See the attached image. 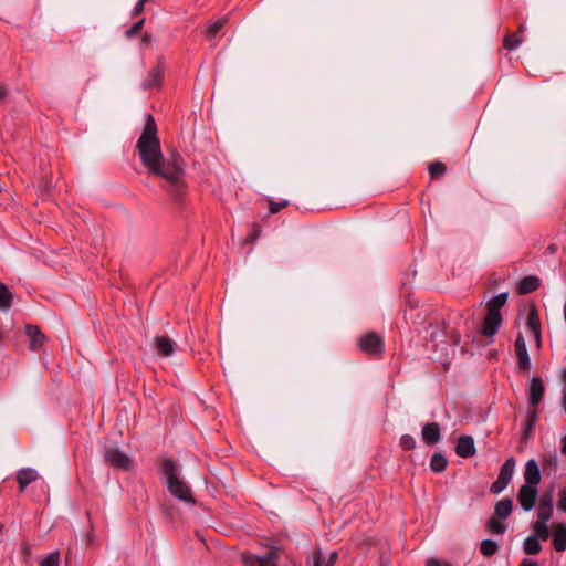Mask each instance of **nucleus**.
Masks as SVG:
<instances>
[{"instance_id": "nucleus-33", "label": "nucleus", "mask_w": 566, "mask_h": 566, "mask_svg": "<svg viewBox=\"0 0 566 566\" xmlns=\"http://www.w3.org/2000/svg\"><path fill=\"white\" fill-rule=\"evenodd\" d=\"M446 170V165L440 161H433L429 165V174L432 179L444 175Z\"/></svg>"}, {"instance_id": "nucleus-50", "label": "nucleus", "mask_w": 566, "mask_h": 566, "mask_svg": "<svg viewBox=\"0 0 566 566\" xmlns=\"http://www.w3.org/2000/svg\"><path fill=\"white\" fill-rule=\"evenodd\" d=\"M149 40H150V36H149L147 33H145V34L143 35V42H144V43H146V42H148Z\"/></svg>"}, {"instance_id": "nucleus-43", "label": "nucleus", "mask_w": 566, "mask_h": 566, "mask_svg": "<svg viewBox=\"0 0 566 566\" xmlns=\"http://www.w3.org/2000/svg\"><path fill=\"white\" fill-rule=\"evenodd\" d=\"M537 420V411L535 408L527 411L526 421H530L531 423H535Z\"/></svg>"}, {"instance_id": "nucleus-31", "label": "nucleus", "mask_w": 566, "mask_h": 566, "mask_svg": "<svg viewBox=\"0 0 566 566\" xmlns=\"http://www.w3.org/2000/svg\"><path fill=\"white\" fill-rule=\"evenodd\" d=\"M533 530L535 532V536L538 537V539H547L549 536L548 526L546 525V522L537 521L533 525Z\"/></svg>"}, {"instance_id": "nucleus-54", "label": "nucleus", "mask_w": 566, "mask_h": 566, "mask_svg": "<svg viewBox=\"0 0 566 566\" xmlns=\"http://www.w3.org/2000/svg\"><path fill=\"white\" fill-rule=\"evenodd\" d=\"M564 378H565V380H566V369H565V371H564Z\"/></svg>"}, {"instance_id": "nucleus-18", "label": "nucleus", "mask_w": 566, "mask_h": 566, "mask_svg": "<svg viewBox=\"0 0 566 566\" xmlns=\"http://www.w3.org/2000/svg\"><path fill=\"white\" fill-rule=\"evenodd\" d=\"M553 515V496L551 494H544L538 504L537 516L541 521L547 522Z\"/></svg>"}, {"instance_id": "nucleus-19", "label": "nucleus", "mask_w": 566, "mask_h": 566, "mask_svg": "<svg viewBox=\"0 0 566 566\" xmlns=\"http://www.w3.org/2000/svg\"><path fill=\"white\" fill-rule=\"evenodd\" d=\"M338 557L336 551H333L328 556H324L321 548L313 552L312 562L313 566H334Z\"/></svg>"}, {"instance_id": "nucleus-8", "label": "nucleus", "mask_w": 566, "mask_h": 566, "mask_svg": "<svg viewBox=\"0 0 566 566\" xmlns=\"http://www.w3.org/2000/svg\"><path fill=\"white\" fill-rule=\"evenodd\" d=\"M538 497L537 488L531 485H522L517 493V501L524 511H531Z\"/></svg>"}, {"instance_id": "nucleus-21", "label": "nucleus", "mask_w": 566, "mask_h": 566, "mask_svg": "<svg viewBox=\"0 0 566 566\" xmlns=\"http://www.w3.org/2000/svg\"><path fill=\"white\" fill-rule=\"evenodd\" d=\"M539 286V279L534 275L523 277L517 285V292L522 295L536 291Z\"/></svg>"}, {"instance_id": "nucleus-25", "label": "nucleus", "mask_w": 566, "mask_h": 566, "mask_svg": "<svg viewBox=\"0 0 566 566\" xmlns=\"http://www.w3.org/2000/svg\"><path fill=\"white\" fill-rule=\"evenodd\" d=\"M12 292L4 283L0 282V310L4 312L9 311L10 307L12 306Z\"/></svg>"}, {"instance_id": "nucleus-30", "label": "nucleus", "mask_w": 566, "mask_h": 566, "mask_svg": "<svg viewBox=\"0 0 566 566\" xmlns=\"http://www.w3.org/2000/svg\"><path fill=\"white\" fill-rule=\"evenodd\" d=\"M499 551V545L493 539H483L480 544V552L483 556L490 557Z\"/></svg>"}, {"instance_id": "nucleus-13", "label": "nucleus", "mask_w": 566, "mask_h": 566, "mask_svg": "<svg viewBox=\"0 0 566 566\" xmlns=\"http://www.w3.org/2000/svg\"><path fill=\"white\" fill-rule=\"evenodd\" d=\"M421 438L428 446L437 444L441 439V429L437 422H428L422 427Z\"/></svg>"}, {"instance_id": "nucleus-52", "label": "nucleus", "mask_w": 566, "mask_h": 566, "mask_svg": "<svg viewBox=\"0 0 566 566\" xmlns=\"http://www.w3.org/2000/svg\"><path fill=\"white\" fill-rule=\"evenodd\" d=\"M453 342H454V344H459V342H460V335L459 334L454 335V340Z\"/></svg>"}, {"instance_id": "nucleus-46", "label": "nucleus", "mask_w": 566, "mask_h": 566, "mask_svg": "<svg viewBox=\"0 0 566 566\" xmlns=\"http://www.w3.org/2000/svg\"><path fill=\"white\" fill-rule=\"evenodd\" d=\"M259 233H260V230L254 231L253 233H251V234L249 235V240H250V241H254V240H256V238L259 237Z\"/></svg>"}, {"instance_id": "nucleus-42", "label": "nucleus", "mask_w": 566, "mask_h": 566, "mask_svg": "<svg viewBox=\"0 0 566 566\" xmlns=\"http://www.w3.org/2000/svg\"><path fill=\"white\" fill-rule=\"evenodd\" d=\"M534 427H535V423H531L530 421L525 420V423L523 426V434H524V437L530 436L532 433V431L534 430Z\"/></svg>"}, {"instance_id": "nucleus-10", "label": "nucleus", "mask_w": 566, "mask_h": 566, "mask_svg": "<svg viewBox=\"0 0 566 566\" xmlns=\"http://www.w3.org/2000/svg\"><path fill=\"white\" fill-rule=\"evenodd\" d=\"M545 394L544 381L541 377H533L528 387V405L536 408L543 400Z\"/></svg>"}, {"instance_id": "nucleus-32", "label": "nucleus", "mask_w": 566, "mask_h": 566, "mask_svg": "<svg viewBox=\"0 0 566 566\" xmlns=\"http://www.w3.org/2000/svg\"><path fill=\"white\" fill-rule=\"evenodd\" d=\"M543 470H556L557 468V455L556 453L546 454L541 460Z\"/></svg>"}, {"instance_id": "nucleus-45", "label": "nucleus", "mask_w": 566, "mask_h": 566, "mask_svg": "<svg viewBox=\"0 0 566 566\" xmlns=\"http://www.w3.org/2000/svg\"><path fill=\"white\" fill-rule=\"evenodd\" d=\"M533 335L535 337L537 347H541V345H542L541 331H538V334H533Z\"/></svg>"}, {"instance_id": "nucleus-4", "label": "nucleus", "mask_w": 566, "mask_h": 566, "mask_svg": "<svg viewBox=\"0 0 566 566\" xmlns=\"http://www.w3.org/2000/svg\"><path fill=\"white\" fill-rule=\"evenodd\" d=\"M104 459L114 469L129 471L133 467L132 459L117 447L106 448Z\"/></svg>"}, {"instance_id": "nucleus-17", "label": "nucleus", "mask_w": 566, "mask_h": 566, "mask_svg": "<svg viewBox=\"0 0 566 566\" xmlns=\"http://www.w3.org/2000/svg\"><path fill=\"white\" fill-rule=\"evenodd\" d=\"M39 478L36 470L32 468H23L17 473V482L19 484V490L23 492L25 488L34 482Z\"/></svg>"}, {"instance_id": "nucleus-9", "label": "nucleus", "mask_w": 566, "mask_h": 566, "mask_svg": "<svg viewBox=\"0 0 566 566\" xmlns=\"http://www.w3.org/2000/svg\"><path fill=\"white\" fill-rule=\"evenodd\" d=\"M502 321L503 318L501 313L486 312L480 333L486 337H494L502 324Z\"/></svg>"}, {"instance_id": "nucleus-23", "label": "nucleus", "mask_w": 566, "mask_h": 566, "mask_svg": "<svg viewBox=\"0 0 566 566\" xmlns=\"http://www.w3.org/2000/svg\"><path fill=\"white\" fill-rule=\"evenodd\" d=\"M507 297L509 295L505 292L493 296L486 303V312L501 313V308L506 304Z\"/></svg>"}, {"instance_id": "nucleus-29", "label": "nucleus", "mask_w": 566, "mask_h": 566, "mask_svg": "<svg viewBox=\"0 0 566 566\" xmlns=\"http://www.w3.org/2000/svg\"><path fill=\"white\" fill-rule=\"evenodd\" d=\"M228 22L227 17H222L217 19L216 21L209 23L206 28V33L209 39H213L218 32L226 25Z\"/></svg>"}, {"instance_id": "nucleus-22", "label": "nucleus", "mask_w": 566, "mask_h": 566, "mask_svg": "<svg viewBox=\"0 0 566 566\" xmlns=\"http://www.w3.org/2000/svg\"><path fill=\"white\" fill-rule=\"evenodd\" d=\"M553 546L557 552L566 549V524H558L553 535Z\"/></svg>"}, {"instance_id": "nucleus-44", "label": "nucleus", "mask_w": 566, "mask_h": 566, "mask_svg": "<svg viewBox=\"0 0 566 566\" xmlns=\"http://www.w3.org/2000/svg\"><path fill=\"white\" fill-rule=\"evenodd\" d=\"M7 97V90L4 86L0 84V104L3 102V99Z\"/></svg>"}, {"instance_id": "nucleus-12", "label": "nucleus", "mask_w": 566, "mask_h": 566, "mask_svg": "<svg viewBox=\"0 0 566 566\" xmlns=\"http://www.w3.org/2000/svg\"><path fill=\"white\" fill-rule=\"evenodd\" d=\"M154 348L158 355L169 357L175 353L176 343L165 335H158L153 342Z\"/></svg>"}, {"instance_id": "nucleus-38", "label": "nucleus", "mask_w": 566, "mask_h": 566, "mask_svg": "<svg viewBox=\"0 0 566 566\" xmlns=\"http://www.w3.org/2000/svg\"><path fill=\"white\" fill-rule=\"evenodd\" d=\"M145 20L140 19L137 22H135L129 29L126 30L125 35L128 39L134 38L137 33H139L143 29Z\"/></svg>"}, {"instance_id": "nucleus-37", "label": "nucleus", "mask_w": 566, "mask_h": 566, "mask_svg": "<svg viewBox=\"0 0 566 566\" xmlns=\"http://www.w3.org/2000/svg\"><path fill=\"white\" fill-rule=\"evenodd\" d=\"M399 446L401 447L402 450L410 451L416 448V440L410 434H403L400 438Z\"/></svg>"}, {"instance_id": "nucleus-49", "label": "nucleus", "mask_w": 566, "mask_h": 566, "mask_svg": "<svg viewBox=\"0 0 566 566\" xmlns=\"http://www.w3.org/2000/svg\"><path fill=\"white\" fill-rule=\"evenodd\" d=\"M563 408H564V410L566 412V390L563 394Z\"/></svg>"}, {"instance_id": "nucleus-27", "label": "nucleus", "mask_w": 566, "mask_h": 566, "mask_svg": "<svg viewBox=\"0 0 566 566\" xmlns=\"http://www.w3.org/2000/svg\"><path fill=\"white\" fill-rule=\"evenodd\" d=\"M526 325L533 334H538L541 331V321L535 307H532L527 314Z\"/></svg>"}, {"instance_id": "nucleus-20", "label": "nucleus", "mask_w": 566, "mask_h": 566, "mask_svg": "<svg viewBox=\"0 0 566 566\" xmlns=\"http://www.w3.org/2000/svg\"><path fill=\"white\" fill-rule=\"evenodd\" d=\"M524 30L525 27L521 24L516 33L506 34L503 39V48L507 51L516 50L523 42Z\"/></svg>"}, {"instance_id": "nucleus-48", "label": "nucleus", "mask_w": 566, "mask_h": 566, "mask_svg": "<svg viewBox=\"0 0 566 566\" xmlns=\"http://www.w3.org/2000/svg\"><path fill=\"white\" fill-rule=\"evenodd\" d=\"M562 452L566 454V434L562 439Z\"/></svg>"}, {"instance_id": "nucleus-16", "label": "nucleus", "mask_w": 566, "mask_h": 566, "mask_svg": "<svg viewBox=\"0 0 566 566\" xmlns=\"http://www.w3.org/2000/svg\"><path fill=\"white\" fill-rule=\"evenodd\" d=\"M25 334L29 337L31 350H38L44 345L45 335L36 325H27Z\"/></svg>"}, {"instance_id": "nucleus-39", "label": "nucleus", "mask_w": 566, "mask_h": 566, "mask_svg": "<svg viewBox=\"0 0 566 566\" xmlns=\"http://www.w3.org/2000/svg\"><path fill=\"white\" fill-rule=\"evenodd\" d=\"M148 0H138V2L135 4L133 11H132V14L134 17H137L139 14L143 13L144 9H145V3L147 2Z\"/></svg>"}, {"instance_id": "nucleus-26", "label": "nucleus", "mask_w": 566, "mask_h": 566, "mask_svg": "<svg viewBox=\"0 0 566 566\" xmlns=\"http://www.w3.org/2000/svg\"><path fill=\"white\" fill-rule=\"evenodd\" d=\"M448 465L447 458L441 453L432 454L430 459V469L436 473H441L446 470Z\"/></svg>"}, {"instance_id": "nucleus-41", "label": "nucleus", "mask_w": 566, "mask_h": 566, "mask_svg": "<svg viewBox=\"0 0 566 566\" xmlns=\"http://www.w3.org/2000/svg\"><path fill=\"white\" fill-rule=\"evenodd\" d=\"M427 566H451L448 562H442L436 558H430L427 560Z\"/></svg>"}, {"instance_id": "nucleus-40", "label": "nucleus", "mask_w": 566, "mask_h": 566, "mask_svg": "<svg viewBox=\"0 0 566 566\" xmlns=\"http://www.w3.org/2000/svg\"><path fill=\"white\" fill-rule=\"evenodd\" d=\"M558 509L566 512V489L559 492Z\"/></svg>"}, {"instance_id": "nucleus-2", "label": "nucleus", "mask_w": 566, "mask_h": 566, "mask_svg": "<svg viewBox=\"0 0 566 566\" xmlns=\"http://www.w3.org/2000/svg\"><path fill=\"white\" fill-rule=\"evenodd\" d=\"M159 471L166 478L168 490L175 497L184 502L195 503L190 488L178 476V465L174 460L164 459Z\"/></svg>"}, {"instance_id": "nucleus-47", "label": "nucleus", "mask_w": 566, "mask_h": 566, "mask_svg": "<svg viewBox=\"0 0 566 566\" xmlns=\"http://www.w3.org/2000/svg\"><path fill=\"white\" fill-rule=\"evenodd\" d=\"M520 566H538L536 562L524 560Z\"/></svg>"}, {"instance_id": "nucleus-35", "label": "nucleus", "mask_w": 566, "mask_h": 566, "mask_svg": "<svg viewBox=\"0 0 566 566\" xmlns=\"http://www.w3.org/2000/svg\"><path fill=\"white\" fill-rule=\"evenodd\" d=\"M60 553L57 551L50 553L45 558L40 562V566H59Z\"/></svg>"}, {"instance_id": "nucleus-6", "label": "nucleus", "mask_w": 566, "mask_h": 566, "mask_svg": "<svg viewBox=\"0 0 566 566\" xmlns=\"http://www.w3.org/2000/svg\"><path fill=\"white\" fill-rule=\"evenodd\" d=\"M279 551L275 547L270 548L261 556L243 554L242 560L247 566H277Z\"/></svg>"}, {"instance_id": "nucleus-3", "label": "nucleus", "mask_w": 566, "mask_h": 566, "mask_svg": "<svg viewBox=\"0 0 566 566\" xmlns=\"http://www.w3.org/2000/svg\"><path fill=\"white\" fill-rule=\"evenodd\" d=\"M166 71V62L163 55L157 56L155 66L149 70L147 76L142 83V88L145 91L159 88Z\"/></svg>"}, {"instance_id": "nucleus-24", "label": "nucleus", "mask_w": 566, "mask_h": 566, "mask_svg": "<svg viewBox=\"0 0 566 566\" xmlns=\"http://www.w3.org/2000/svg\"><path fill=\"white\" fill-rule=\"evenodd\" d=\"M513 501L510 497H505L495 504L494 513L497 517L505 520L512 512Z\"/></svg>"}, {"instance_id": "nucleus-28", "label": "nucleus", "mask_w": 566, "mask_h": 566, "mask_svg": "<svg viewBox=\"0 0 566 566\" xmlns=\"http://www.w3.org/2000/svg\"><path fill=\"white\" fill-rule=\"evenodd\" d=\"M542 546L537 536L531 535L524 541V552L528 555H536Z\"/></svg>"}, {"instance_id": "nucleus-14", "label": "nucleus", "mask_w": 566, "mask_h": 566, "mask_svg": "<svg viewBox=\"0 0 566 566\" xmlns=\"http://www.w3.org/2000/svg\"><path fill=\"white\" fill-rule=\"evenodd\" d=\"M524 480V485L535 488H537V484L541 482V470L538 463L534 459H530L525 464Z\"/></svg>"}, {"instance_id": "nucleus-1", "label": "nucleus", "mask_w": 566, "mask_h": 566, "mask_svg": "<svg viewBox=\"0 0 566 566\" xmlns=\"http://www.w3.org/2000/svg\"><path fill=\"white\" fill-rule=\"evenodd\" d=\"M140 161L151 175L161 177L170 184H178L184 176L181 157L178 154L165 158L161 151L160 140L157 134V124L148 114L143 132L136 143Z\"/></svg>"}, {"instance_id": "nucleus-15", "label": "nucleus", "mask_w": 566, "mask_h": 566, "mask_svg": "<svg viewBox=\"0 0 566 566\" xmlns=\"http://www.w3.org/2000/svg\"><path fill=\"white\" fill-rule=\"evenodd\" d=\"M455 452L461 458L473 457L476 452L473 438L471 436H461L457 441Z\"/></svg>"}, {"instance_id": "nucleus-36", "label": "nucleus", "mask_w": 566, "mask_h": 566, "mask_svg": "<svg viewBox=\"0 0 566 566\" xmlns=\"http://www.w3.org/2000/svg\"><path fill=\"white\" fill-rule=\"evenodd\" d=\"M268 203L269 211L271 214L280 212L282 209L286 208L290 205L289 200H281L280 202H276L271 198L268 200Z\"/></svg>"}, {"instance_id": "nucleus-7", "label": "nucleus", "mask_w": 566, "mask_h": 566, "mask_svg": "<svg viewBox=\"0 0 566 566\" xmlns=\"http://www.w3.org/2000/svg\"><path fill=\"white\" fill-rule=\"evenodd\" d=\"M359 348L367 354L378 355L384 352V340L376 333H368L359 338Z\"/></svg>"}, {"instance_id": "nucleus-34", "label": "nucleus", "mask_w": 566, "mask_h": 566, "mask_svg": "<svg viewBox=\"0 0 566 566\" xmlns=\"http://www.w3.org/2000/svg\"><path fill=\"white\" fill-rule=\"evenodd\" d=\"M486 527L489 531H491L495 534H503L505 532V525L501 521H499L494 517H492L488 521Z\"/></svg>"}, {"instance_id": "nucleus-51", "label": "nucleus", "mask_w": 566, "mask_h": 566, "mask_svg": "<svg viewBox=\"0 0 566 566\" xmlns=\"http://www.w3.org/2000/svg\"><path fill=\"white\" fill-rule=\"evenodd\" d=\"M22 549H23L24 554H29L31 551L30 546H28V545H25Z\"/></svg>"}, {"instance_id": "nucleus-5", "label": "nucleus", "mask_w": 566, "mask_h": 566, "mask_svg": "<svg viewBox=\"0 0 566 566\" xmlns=\"http://www.w3.org/2000/svg\"><path fill=\"white\" fill-rule=\"evenodd\" d=\"M515 469L514 458H509L501 467L497 479L491 484L490 491L493 494H499L505 490L512 480Z\"/></svg>"}, {"instance_id": "nucleus-53", "label": "nucleus", "mask_w": 566, "mask_h": 566, "mask_svg": "<svg viewBox=\"0 0 566 566\" xmlns=\"http://www.w3.org/2000/svg\"><path fill=\"white\" fill-rule=\"evenodd\" d=\"M3 531V525L0 523V534L2 533Z\"/></svg>"}, {"instance_id": "nucleus-11", "label": "nucleus", "mask_w": 566, "mask_h": 566, "mask_svg": "<svg viewBox=\"0 0 566 566\" xmlns=\"http://www.w3.org/2000/svg\"><path fill=\"white\" fill-rule=\"evenodd\" d=\"M515 353L520 370L527 371L531 368V359L523 335L520 333L515 339Z\"/></svg>"}]
</instances>
